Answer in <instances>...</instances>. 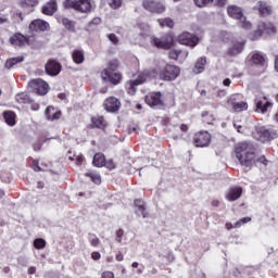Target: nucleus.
<instances>
[{"label": "nucleus", "instance_id": "f257e3e1", "mask_svg": "<svg viewBox=\"0 0 278 278\" xmlns=\"http://www.w3.org/2000/svg\"><path fill=\"white\" fill-rule=\"evenodd\" d=\"M236 157L245 168H253L255 160V146L249 141L239 142L235 148Z\"/></svg>", "mask_w": 278, "mask_h": 278}, {"label": "nucleus", "instance_id": "412c9836", "mask_svg": "<svg viewBox=\"0 0 278 278\" xmlns=\"http://www.w3.org/2000/svg\"><path fill=\"white\" fill-rule=\"evenodd\" d=\"M262 31H263V34H275V27L270 23H263L262 29L256 30L254 33L255 37H252V40H257V38H260V36H262Z\"/></svg>", "mask_w": 278, "mask_h": 278}, {"label": "nucleus", "instance_id": "6e6552de", "mask_svg": "<svg viewBox=\"0 0 278 278\" xmlns=\"http://www.w3.org/2000/svg\"><path fill=\"white\" fill-rule=\"evenodd\" d=\"M144 10L148 12H152L153 14H164L166 12V5L162 2L153 1V0H144L142 2Z\"/></svg>", "mask_w": 278, "mask_h": 278}, {"label": "nucleus", "instance_id": "de8ad7c7", "mask_svg": "<svg viewBox=\"0 0 278 278\" xmlns=\"http://www.w3.org/2000/svg\"><path fill=\"white\" fill-rule=\"evenodd\" d=\"M104 166L109 168V170H114V168H116V164L112 160H109L106 162L104 161Z\"/></svg>", "mask_w": 278, "mask_h": 278}, {"label": "nucleus", "instance_id": "052dcab7", "mask_svg": "<svg viewBox=\"0 0 278 278\" xmlns=\"http://www.w3.org/2000/svg\"><path fill=\"white\" fill-rule=\"evenodd\" d=\"M226 229L230 230V229H236V225L231 224V223H227L226 224Z\"/></svg>", "mask_w": 278, "mask_h": 278}, {"label": "nucleus", "instance_id": "5fc2aeb1", "mask_svg": "<svg viewBox=\"0 0 278 278\" xmlns=\"http://www.w3.org/2000/svg\"><path fill=\"white\" fill-rule=\"evenodd\" d=\"M257 162H260L261 164H264V166H268V160H266V156L258 157Z\"/></svg>", "mask_w": 278, "mask_h": 278}, {"label": "nucleus", "instance_id": "0eeeda50", "mask_svg": "<svg viewBox=\"0 0 278 278\" xmlns=\"http://www.w3.org/2000/svg\"><path fill=\"white\" fill-rule=\"evenodd\" d=\"M173 35L167 34L164 35L161 38L157 37H151L150 43L153 47H156V49H170V47H173Z\"/></svg>", "mask_w": 278, "mask_h": 278}, {"label": "nucleus", "instance_id": "a19ab883", "mask_svg": "<svg viewBox=\"0 0 278 278\" xmlns=\"http://www.w3.org/2000/svg\"><path fill=\"white\" fill-rule=\"evenodd\" d=\"M203 123H206L207 125H212L214 123V115H210L207 112L202 113Z\"/></svg>", "mask_w": 278, "mask_h": 278}, {"label": "nucleus", "instance_id": "393cba45", "mask_svg": "<svg viewBox=\"0 0 278 278\" xmlns=\"http://www.w3.org/2000/svg\"><path fill=\"white\" fill-rule=\"evenodd\" d=\"M61 114L62 113L60 111H55V109L53 106H48L46 109L47 121H58V118H60Z\"/></svg>", "mask_w": 278, "mask_h": 278}, {"label": "nucleus", "instance_id": "4468645a", "mask_svg": "<svg viewBox=\"0 0 278 278\" xmlns=\"http://www.w3.org/2000/svg\"><path fill=\"white\" fill-rule=\"evenodd\" d=\"M106 112H118L121 110V101L115 97L108 98L104 102Z\"/></svg>", "mask_w": 278, "mask_h": 278}, {"label": "nucleus", "instance_id": "aec40b11", "mask_svg": "<svg viewBox=\"0 0 278 278\" xmlns=\"http://www.w3.org/2000/svg\"><path fill=\"white\" fill-rule=\"evenodd\" d=\"M240 197H242V188L240 187L230 188L226 194L227 201H238Z\"/></svg>", "mask_w": 278, "mask_h": 278}, {"label": "nucleus", "instance_id": "f704fd0d", "mask_svg": "<svg viewBox=\"0 0 278 278\" xmlns=\"http://www.w3.org/2000/svg\"><path fill=\"white\" fill-rule=\"evenodd\" d=\"M91 121H92V124L96 127H98V129H104L105 125H108L105 123V119H103V116L93 117Z\"/></svg>", "mask_w": 278, "mask_h": 278}, {"label": "nucleus", "instance_id": "680f3d73", "mask_svg": "<svg viewBox=\"0 0 278 278\" xmlns=\"http://www.w3.org/2000/svg\"><path fill=\"white\" fill-rule=\"evenodd\" d=\"M223 84H224V86H231V79L226 78V79H224Z\"/></svg>", "mask_w": 278, "mask_h": 278}, {"label": "nucleus", "instance_id": "2eb2a0df", "mask_svg": "<svg viewBox=\"0 0 278 278\" xmlns=\"http://www.w3.org/2000/svg\"><path fill=\"white\" fill-rule=\"evenodd\" d=\"M29 31H47L49 29V23L42 20H35L29 24Z\"/></svg>", "mask_w": 278, "mask_h": 278}, {"label": "nucleus", "instance_id": "473e14b6", "mask_svg": "<svg viewBox=\"0 0 278 278\" xmlns=\"http://www.w3.org/2000/svg\"><path fill=\"white\" fill-rule=\"evenodd\" d=\"M59 23H62L65 29H68L70 31H75L74 21L68 20L67 17H59Z\"/></svg>", "mask_w": 278, "mask_h": 278}, {"label": "nucleus", "instance_id": "9d476101", "mask_svg": "<svg viewBox=\"0 0 278 278\" xmlns=\"http://www.w3.org/2000/svg\"><path fill=\"white\" fill-rule=\"evenodd\" d=\"M178 42L194 49L199 45V38L190 33H182L178 36Z\"/></svg>", "mask_w": 278, "mask_h": 278}, {"label": "nucleus", "instance_id": "ddd939ff", "mask_svg": "<svg viewBox=\"0 0 278 278\" xmlns=\"http://www.w3.org/2000/svg\"><path fill=\"white\" fill-rule=\"evenodd\" d=\"M101 77L104 80L111 81V84H114V86H116L117 84H121V75L116 72H111L110 70H104L101 73Z\"/></svg>", "mask_w": 278, "mask_h": 278}, {"label": "nucleus", "instance_id": "1a4fd4ad", "mask_svg": "<svg viewBox=\"0 0 278 278\" xmlns=\"http://www.w3.org/2000/svg\"><path fill=\"white\" fill-rule=\"evenodd\" d=\"M212 141V135L207 131H200L197 132L193 137V142L195 147H208L210 142Z\"/></svg>", "mask_w": 278, "mask_h": 278}, {"label": "nucleus", "instance_id": "cd10ccee", "mask_svg": "<svg viewBox=\"0 0 278 278\" xmlns=\"http://www.w3.org/2000/svg\"><path fill=\"white\" fill-rule=\"evenodd\" d=\"M144 81H147V78L140 76L139 78L135 79V80H130L127 83V88L129 90V92H136V86H140V84H144Z\"/></svg>", "mask_w": 278, "mask_h": 278}, {"label": "nucleus", "instance_id": "79ce46f5", "mask_svg": "<svg viewBox=\"0 0 278 278\" xmlns=\"http://www.w3.org/2000/svg\"><path fill=\"white\" fill-rule=\"evenodd\" d=\"M247 223H251V217H243V218L239 219L235 224V229H240V227H242V225H247Z\"/></svg>", "mask_w": 278, "mask_h": 278}, {"label": "nucleus", "instance_id": "09e8293b", "mask_svg": "<svg viewBox=\"0 0 278 278\" xmlns=\"http://www.w3.org/2000/svg\"><path fill=\"white\" fill-rule=\"evenodd\" d=\"M262 136L264 137V140H270V138L273 137V135L270 134V130L268 129H263Z\"/></svg>", "mask_w": 278, "mask_h": 278}, {"label": "nucleus", "instance_id": "4be33fe9", "mask_svg": "<svg viewBox=\"0 0 278 278\" xmlns=\"http://www.w3.org/2000/svg\"><path fill=\"white\" fill-rule=\"evenodd\" d=\"M135 207L137 216H142V218H147V204L142 200H135Z\"/></svg>", "mask_w": 278, "mask_h": 278}, {"label": "nucleus", "instance_id": "8fccbe9b", "mask_svg": "<svg viewBox=\"0 0 278 278\" xmlns=\"http://www.w3.org/2000/svg\"><path fill=\"white\" fill-rule=\"evenodd\" d=\"M108 38L111 42H113V45H116L118 42V37H116V35L114 34H110Z\"/></svg>", "mask_w": 278, "mask_h": 278}, {"label": "nucleus", "instance_id": "864d4df0", "mask_svg": "<svg viewBox=\"0 0 278 278\" xmlns=\"http://www.w3.org/2000/svg\"><path fill=\"white\" fill-rule=\"evenodd\" d=\"M91 257L94 260V262H98V260H101V253L92 252Z\"/></svg>", "mask_w": 278, "mask_h": 278}, {"label": "nucleus", "instance_id": "603ef678", "mask_svg": "<svg viewBox=\"0 0 278 278\" xmlns=\"http://www.w3.org/2000/svg\"><path fill=\"white\" fill-rule=\"evenodd\" d=\"M215 5H217V8H225L227 0H216Z\"/></svg>", "mask_w": 278, "mask_h": 278}, {"label": "nucleus", "instance_id": "a878e982", "mask_svg": "<svg viewBox=\"0 0 278 278\" xmlns=\"http://www.w3.org/2000/svg\"><path fill=\"white\" fill-rule=\"evenodd\" d=\"M205 64H207V58L202 56L198 59L193 67V73H195L197 75H199V73H203L205 71Z\"/></svg>", "mask_w": 278, "mask_h": 278}, {"label": "nucleus", "instance_id": "b1692460", "mask_svg": "<svg viewBox=\"0 0 278 278\" xmlns=\"http://www.w3.org/2000/svg\"><path fill=\"white\" fill-rule=\"evenodd\" d=\"M268 108H273V103L268 102L266 98H264V101H256V112H261V114H266V112H268Z\"/></svg>", "mask_w": 278, "mask_h": 278}, {"label": "nucleus", "instance_id": "0e129e2a", "mask_svg": "<svg viewBox=\"0 0 278 278\" xmlns=\"http://www.w3.org/2000/svg\"><path fill=\"white\" fill-rule=\"evenodd\" d=\"M233 127L237 128V131H238L239 134H242V126H240V125H238V124H233Z\"/></svg>", "mask_w": 278, "mask_h": 278}, {"label": "nucleus", "instance_id": "e433bc0d", "mask_svg": "<svg viewBox=\"0 0 278 278\" xmlns=\"http://www.w3.org/2000/svg\"><path fill=\"white\" fill-rule=\"evenodd\" d=\"M34 247L37 250L45 249V247H47V241H45V239H41V238L35 239Z\"/></svg>", "mask_w": 278, "mask_h": 278}, {"label": "nucleus", "instance_id": "39448f33", "mask_svg": "<svg viewBox=\"0 0 278 278\" xmlns=\"http://www.w3.org/2000/svg\"><path fill=\"white\" fill-rule=\"evenodd\" d=\"M28 88L33 92H36V94H40L41 97H45V94L49 92V84L40 78L31 79L28 83Z\"/></svg>", "mask_w": 278, "mask_h": 278}, {"label": "nucleus", "instance_id": "f8f14e48", "mask_svg": "<svg viewBox=\"0 0 278 278\" xmlns=\"http://www.w3.org/2000/svg\"><path fill=\"white\" fill-rule=\"evenodd\" d=\"M146 103L150 108H160L162 105V93L153 92L146 97Z\"/></svg>", "mask_w": 278, "mask_h": 278}, {"label": "nucleus", "instance_id": "a211bd4d", "mask_svg": "<svg viewBox=\"0 0 278 278\" xmlns=\"http://www.w3.org/2000/svg\"><path fill=\"white\" fill-rule=\"evenodd\" d=\"M58 12V1L50 0L47 4L42 7V14L47 16H53Z\"/></svg>", "mask_w": 278, "mask_h": 278}, {"label": "nucleus", "instance_id": "4d7b16f0", "mask_svg": "<svg viewBox=\"0 0 278 278\" xmlns=\"http://www.w3.org/2000/svg\"><path fill=\"white\" fill-rule=\"evenodd\" d=\"M5 23H10V20L8 18V16L5 15L0 16V25H4Z\"/></svg>", "mask_w": 278, "mask_h": 278}, {"label": "nucleus", "instance_id": "37998d69", "mask_svg": "<svg viewBox=\"0 0 278 278\" xmlns=\"http://www.w3.org/2000/svg\"><path fill=\"white\" fill-rule=\"evenodd\" d=\"M118 68V60H112L109 63V68L106 71H110L111 73H114Z\"/></svg>", "mask_w": 278, "mask_h": 278}, {"label": "nucleus", "instance_id": "13d9d810", "mask_svg": "<svg viewBox=\"0 0 278 278\" xmlns=\"http://www.w3.org/2000/svg\"><path fill=\"white\" fill-rule=\"evenodd\" d=\"M76 164L80 166V164H84V156H77L76 157Z\"/></svg>", "mask_w": 278, "mask_h": 278}, {"label": "nucleus", "instance_id": "49530a36", "mask_svg": "<svg viewBox=\"0 0 278 278\" xmlns=\"http://www.w3.org/2000/svg\"><path fill=\"white\" fill-rule=\"evenodd\" d=\"M123 4L122 0H111L110 5L113 8V10H118L121 5Z\"/></svg>", "mask_w": 278, "mask_h": 278}, {"label": "nucleus", "instance_id": "c85d7f7f", "mask_svg": "<svg viewBox=\"0 0 278 278\" xmlns=\"http://www.w3.org/2000/svg\"><path fill=\"white\" fill-rule=\"evenodd\" d=\"M25 58L23 56H16V58H11L9 60L5 61V68H8L10 71V68H14V66H16V64H21V62H24Z\"/></svg>", "mask_w": 278, "mask_h": 278}, {"label": "nucleus", "instance_id": "6e6d98bb", "mask_svg": "<svg viewBox=\"0 0 278 278\" xmlns=\"http://www.w3.org/2000/svg\"><path fill=\"white\" fill-rule=\"evenodd\" d=\"M33 169L36 172V173H40V170H42L40 168V166H38V162L34 161L33 162Z\"/></svg>", "mask_w": 278, "mask_h": 278}, {"label": "nucleus", "instance_id": "9b49d317", "mask_svg": "<svg viewBox=\"0 0 278 278\" xmlns=\"http://www.w3.org/2000/svg\"><path fill=\"white\" fill-rule=\"evenodd\" d=\"M249 62L252 66H258L261 68L258 72H256V75L264 73V70L266 68V59L262 55V53L256 52L252 54Z\"/></svg>", "mask_w": 278, "mask_h": 278}, {"label": "nucleus", "instance_id": "7c9ffc66", "mask_svg": "<svg viewBox=\"0 0 278 278\" xmlns=\"http://www.w3.org/2000/svg\"><path fill=\"white\" fill-rule=\"evenodd\" d=\"M244 49L243 42L233 43L232 47L228 50L229 55H240V52Z\"/></svg>", "mask_w": 278, "mask_h": 278}, {"label": "nucleus", "instance_id": "58836bf2", "mask_svg": "<svg viewBox=\"0 0 278 278\" xmlns=\"http://www.w3.org/2000/svg\"><path fill=\"white\" fill-rule=\"evenodd\" d=\"M159 24L161 27H169V29L175 26V23L170 18L159 20Z\"/></svg>", "mask_w": 278, "mask_h": 278}, {"label": "nucleus", "instance_id": "72a5a7b5", "mask_svg": "<svg viewBox=\"0 0 278 278\" xmlns=\"http://www.w3.org/2000/svg\"><path fill=\"white\" fill-rule=\"evenodd\" d=\"M17 103H31V98L27 92L17 93L15 96Z\"/></svg>", "mask_w": 278, "mask_h": 278}, {"label": "nucleus", "instance_id": "f3484780", "mask_svg": "<svg viewBox=\"0 0 278 278\" xmlns=\"http://www.w3.org/2000/svg\"><path fill=\"white\" fill-rule=\"evenodd\" d=\"M9 40L13 47H24V45H27V42H28L27 37H25L21 33H17V34L11 36Z\"/></svg>", "mask_w": 278, "mask_h": 278}, {"label": "nucleus", "instance_id": "423d86ee", "mask_svg": "<svg viewBox=\"0 0 278 278\" xmlns=\"http://www.w3.org/2000/svg\"><path fill=\"white\" fill-rule=\"evenodd\" d=\"M242 99V94L236 93L229 97L227 103L230 105L232 112H244V110H249V104L247 102L240 101Z\"/></svg>", "mask_w": 278, "mask_h": 278}, {"label": "nucleus", "instance_id": "2f4dec72", "mask_svg": "<svg viewBox=\"0 0 278 278\" xmlns=\"http://www.w3.org/2000/svg\"><path fill=\"white\" fill-rule=\"evenodd\" d=\"M72 60L75 62V64H84V51L81 50H74L72 53Z\"/></svg>", "mask_w": 278, "mask_h": 278}, {"label": "nucleus", "instance_id": "c9c22d12", "mask_svg": "<svg viewBox=\"0 0 278 278\" xmlns=\"http://www.w3.org/2000/svg\"><path fill=\"white\" fill-rule=\"evenodd\" d=\"M86 177H90L91 181H93V184H97V186H99L101 184V175H99L94 172L87 173Z\"/></svg>", "mask_w": 278, "mask_h": 278}, {"label": "nucleus", "instance_id": "c03bdc74", "mask_svg": "<svg viewBox=\"0 0 278 278\" xmlns=\"http://www.w3.org/2000/svg\"><path fill=\"white\" fill-rule=\"evenodd\" d=\"M89 242L91 244V247H99V243L101 242L98 238L97 235H89Z\"/></svg>", "mask_w": 278, "mask_h": 278}, {"label": "nucleus", "instance_id": "338daca9", "mask_svg": "<svg viewBox=\"0 0 278 278\" xmlns=\"http://www.w3.org/2000/svg\"><path fill=\"white\" fill-rule=\"evenodd\" d=\"M180 129H181V131H188V125H185V124H182L181 126H180Z\"/></svg>", "mask_w": 278, "mask_h": 278}, {"label": "nucleus", "instance_id": "774afa93", "mask_svg": "<svg viewBox=\"0 0 278 278\" xmlns=\"http://www.w3.org/2000/svg\"><path fill=\"white\" fill-rule=\"evenodd\" d=\"M275 68L277 71V73H278V55L275 59Z\"/></svg>", "mask_w": 278, "mask_h": 278}, {"label": "nucleus", "instance_id": "5701e85b", "mask_svg": "<svg viewBox=\"0 0 278 278\" xmlns=\"http://www.w3.org/2000/svg\"><path fill=\"white\" fill-rule=\"evenodd\" d=\"M188 54H189L188 52H184V51L177 50V49L169 51L170 60H179V62H185L186 58H188Z\"/></svg>", "mask_w": 278, "mask_h": 278}, {"label": "nucleus", "instance_id": "f03ea898", "mask_svg": "<svg viewBox=\"0 0 278 278\" xmlns=\"http://www.w3.org/2000/svg\"><path fill=\"white\" fill-rule=\"evenodd\" d=\"M63 8L75 10V12L80 14H90L92 8H94V2L92 0H64Z\"/></svg>", "mask_w": 278, "mask_h": 278}, {"label": "nucleus", "instance_id": "c756f323", "mask_svg": "<svg viewBox=\"0 0 278 278\" xmlns=\"http://www.w3.org/2000/svg\"><path fill=\"white\" fill-rule=\"evenodd\" d=\"M92 164H93V166H97L98 168L105 166V155H103V153L94 154Z\"/></svg>", "mask_w": 278, "mask_h": 278}, {"label": "nucleus", "instance_id": "20e7f679", "mask_svg": "<svg viewBox=\"0 0 278 278\" xmlns=\"http://www.w3.org/2000/svg\"><path fill=\"white\" fill-rule=\"evenodd\" d=\"M227 13L230 16V18L240 21L241 27H243V29H251V22H247V18H244V13L242 12V8L238 5H230L227 9Z\"/></svg>", "mask_w": 278, "mask_h": 278}, {"label": "nucleus", "instance_id": "a18cd8bd", "mask_svg": "<svg viewBox=\"0 0 278 278\" xmlns=\"http://www.w3.org/2000/svg\"><path fill=\"white\" fill-rule=\"evenodd\" d=\"M125 236V230H123V229H118L117 231H116V237H115V241L116 242H123V237Z\"/></svg>", "mask_w": 278, "mask_h": 278}, {"label": "nucleus", "instance_id": "7ed1b4c3", "mask_svg": "<svg viewBox=\"0 0 278 278\" xmlns=\"http://www.w3.org/2000/svg\"><path fill=\"white\" fill-rule=\"evenodd\" d=\"M179 73H181V70L177 65L166 64L159 71V77L163 81H174L179 77Z\"/></svg>", "mask_w": 278, "mask_h": 278}, {"label": "nucleus", "instance_id": "e2e57ef3", "mask_svg": "<svg viewBox=\"0 0 278 278\" xmlns=\"http://www.w3.org/2000/svg\"><path fill=\"white\" fill-rule=\"evenodd\" d=\"M28 275H36V267H30L28 269Z\"/></svg>", "mask_w": 278, "mask_h": 278}, {"label": "nucleus", "instance_id": "bb28decb", "mask_svg": "<svg viewBox=\"0 0 278 278\" xmlns=\"http://www.w3.org/2000/svg\"><path fill=\"white\" fill-rule=\"evenodd\" d=\"M3 118L7 124L10 125V127H14L16 125V114L12 111H5L3 113Z\"/></svg>", "mask_w": 278, "mask_h": 278}, {"label": "nucleus", "instance_id": "dca6fc26", "mask_svg": "<svg viewBox=\"0 0 278 278\" xmlns=\"http://www.w3.org/2000/svg\"><path fill=\"white\" fill-rule=\"evenodd\" d=\"M60 71H62V66L56 61H49L46 64V73L55 77V75H60Z\"/></svg>", "mask_w": 278, "mask_h": 278}, {"label": "nucleus", "instance_id": "3c124183", "mask_svg": "<svg viewBox=\"0 0 278 278\" xmlns=\"http://www.w3.org/2000/svg\"><path fill=\"white\" fill-rule=\"evenodd\" d=\"M101 278H114V273H112V271H103L101 274Z\"/></svg>", "mask_w": 278, "mask_h": 278}, {"label": "nucleus", "instance_id": "ea45409f", "mask_svg": "<svg viewBox=\"0 0 278 278\" xmlns=\"http://www.w3.org/2000/svg\"><path fill=\"white\" fill-rule=\"evenodd\" d=\"M198 8H206L211 3H214V0H193Z\"/></svg>", "mask_w": 278, "mask_h": 278}, {"label": "nucleus", "instance_id": "6ab92c4d", "mask_svg": "<svg viewBox=\"0 0 278 278\" xmlns=\"http://www.w3.org/2000/svg\"><path fill=\"white\" fill-rule=\"evenodd\" d=\"M255 9L258 10L261 16H270V14H273V7L268 5L264 1H258Z\"/></svg>", "mask_w": 278, "mask_h": 278}, {"label": "nucleus", "instance_id": "69168bd1", "mask_svg": "<svg viewBox=\"0 0 278 278\" xmlns=\"http://www.w3.org/2000/svg\"><path fill=\"white\" fill-rule=\"evenodd\" d=\"M129 131H130V134H134V131H138V126H130L129 127Z\"/></svg>", "mask_w": 278, "mask_h": 278}, {"label": "nucleus", "instance_id": "bf43d9fd", "mask_svg": "<svg viewBox=\"0 0 278 278\" xmlns=\"http://www.w3.org/2000/svg\"><path fill=\"white\" fill-rule=\"evenodd\" d=\"M116 260H117V262H123V260H125V256H123V253H118L117 255H116Z\"/></svg>", "mask_w": 278, "mask_h": 278}, {"label": "nucleus", "instance_id": "4c0bfd02", "mask_svg": "<svg viewBox=\"0 0 278 278\" xmlns=\"http://www.w3.org/2000/svg\"><path fill=\"white\" fill-rule=\"evenodd\" d=\"M22 8H35L38 5V0H21Z\"/></svg>", "mask_w": 278, "mask_h": 278}]
</instances>
